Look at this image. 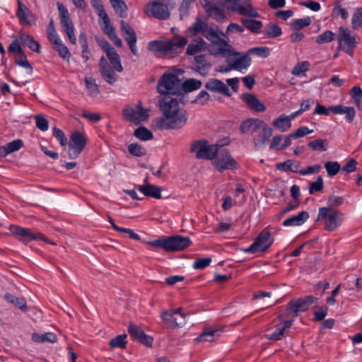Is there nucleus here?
I'll list each match as a JSON object with an SVG mask.
<instances>
[{
	"mask_svg": "<svg viewBox=\"0 0 362 362\" xmlns=\"http://www.w3.org/2000/svg\"><path fill=\"white\" fill-rule=\"evenodd\" d=\"M23 146L21 139L13 140L0 147V156L4 157L9 153L18 151Z\"/></svg>",
	"mask_w": 362,
	"mask_h": 362,
	"instance_id": "32",
	"label": "nucleus"
},
{
	"mask_svg": "<svg viewBox=\"0 0 362 362\" xmlns=\"http://www.w3.org/2000/svg\"><path fill=\"white\" fill-rule=\"evenodd\" d=\"M106 55L115 70L118 72H122L123 71V67L121 64L120 57L116 52L115 49L114 48V50L107 52Z\"/></svg>",
	"mask_w": 362,
	"mask_h": 362,
	"instance_id": "40",
	"label": "nucleus"
},
{
	"mask_svg": "<svg viewBox=\"0 0 362 362\" xmlns=\"http://www.w3.org/2000/svg\"><path fill=\"white\" fill-rule=\"evenodd\" d=\"M16 16L18 17L21 24H26L31 25L33 23L29 18H33V13L30 11L25 6V4L20 0L18 1V9L16 12Z\"/></svg>",
	"mask_w": 362,
	"mask_h": 362,
	"instance_id": "26",
	"label": "nucleus"
},
{
	"mask_svg": "<svg viewBox=\"0 0 362 362\" xmlns=\"http://www.w3.org/2000/svg\"><path fill=\"white\" fill-rule=\"evenodd\" d=\"M147 13L150 16L160 20H166L170 17L168 6L158 1L148 3Z\"/></svg>",
	"mask_w": 362,
	"mask_h": 362,
	"instance_id": "19",
	"label": "nucleus"
},
{
	"mask_svg": "<svg viewBox=\"0 0 362 362\" xmlns=\"http://www.w3.org/2000/svg\"><path fill=\"white\" fill-rule=\"evenodd\" d=\"M127 335L126 334L117 335L109 341V345L113 349L119 348L124 349L127 344Z\"/></svg>",
	"mask_w": 362,
	"mask_h": 362,
	"instance_id": "47",
	"label": "nucleus"
},
{
	"mask_svg": "<svg viewBox=\"0 0 362 362\" xmlns=\"http://www.w3.org/2000/svg\"><path fill=\"white\" fill-rule=\"evenodd\" d=\"M206 43L201 37H198L192 40L190 44L187 46L186 54L188 55H194L206 48Z\"/></svg>",
	"mask_w": 362,
	"mask_h": 362,
	"instance_id": "30",
	"label": "nucleus"
},
{
	"mask_svg": "<svg viewBox=\"0 0 362 362\" xmlns=\"http://www.w3.org/2000/svg\"><path fill=\"white\" fill-rule=\"evenodd\" d=\"M351 25L356 30L362 25V7L358 8L352 16Z\"/></svg>",
	"mask_w": 362,
	"mask_h": 362,
	"instance_id": "55",
	"label": "nucleus"
},
{
	"mask_svg": "<svg viewBox=\"0 0 362 362\" xmlns=\"http://www.w3.org/2000/svg\"><path fill=\"white\" fill-rule=\"evenodd\" d=\"M180 100L168 95L158 97V106L163 117L158 119L156 127L160 129H177L182 127L187 122L186 110L179 107Z\"/></svg>",
	"mask_w": 362,
	"mask_h": 362,
	"instance_id": "1",
	"label": "nucleus"
},
{
	"mask_svg": "<svg viewBox=\"0 0 362 362\" xmlns=\"http://www.w3.org/2000/svg\"><path fill=\"white\" fill-rule=\"evenodd\" d=\"M284 335L285 334L283 328H280L278 325H276L275 331L271 334H267L265 337L269 340L278 341L281 339Z\"/></svg>",
	"mask_w": 362,
	"mask_h": 362,
	"instance_id": "61",
	"label": "nucleus"
},
{
	"mask_svg": "<svg viewBox=\"0 0 362 362\" xmlns=\"http://www.w3.org/2000/svg\"><path fill=\"white\" fill-rule=\"evenodd\" d=\"M341 213L331 207H320L316 221H324V229L333 231L341 225L340 216Z\"/></svg>",
	"mask_w": 362,
	"mask_h": 362,
	"instance_id": "6",
	"label": "nucleus"
},
{
	"mask_svg": "<svg viewBox=\"0 0 362 362\" xmlns=\"http://www.w3.org/2000/svg\"><path fill=\"white\" fill-rule=\"evenodd\" d=\"M263 33L268 38H274L281 35L282 30L278 24L271 22L267 24Z\"/></svg>",
	"mask_w": 362,
	"mask_h": 362,
	"instance_id": "37",
	"label": "nucleus"
},
{
	"mask_svg": "<svg viewBox=\"0 0 362 362\" xmlns=\"http://www.w3.org/2000/svg\"><path fill=\"white\" fill-rule=\"evenodd\" d=\"M194 61L197 64L195 70L202 76H205L207 74L209 67L211 66L206 60V54L195 56Z\"/></svg>",
	"mask_w": 362,
	"mask_h": 362,
	"instance_id": "34",
	"label": "nucleus"
},
{
	"mask_svg": "<svg viewBox=\"0 0 362 362\" xmlns=\"http://www.w3.org/2000/svg\"><path fill=\"white\" fill-rule=\"evenodd\" d=\"M214 160L213 165L218 172H223L225 170H235L239 168L238 162L231 156L229 151L226 148H223L218 151Z\"/></svg>",
	"mask_w": 362,
	"mask_h": 362,
	"instance_id": "14",
	"label": "nucleus"
},
{
	"mask_svg": "<svg viewBox=\"0 0 362 362\" xmlns=\"http://www.w3.org/2000/svg\"><path fill=\"white\" fill-rule=\"evenodd\" d=\"M211 257L198 258L193 264V268L195 269H203L207 267L211 262Z\"/></svg>",
	"mask_w": 362,
	"mask_h": 362,
	"instance_id": "63",
	"label": "nucleus"
},
{
	"mask_svg": "<svg viewBox=\"0 0 362 362\" xmlns=\"http://www.w3.org/2000/svg\"><path fill=\"white\" fill-rule=\"evenodd\" d=\"M123 115L125 118L135 124H139V118L137 116V111L132 107H127L123 110Z\"/></svg>",
	"mask_w": 362,
	"mask_h": 362,
	"instance_id": "52",
	"label": "nucleus"
},
{
	"mask_svg": "<svg viewBox=\"0 0 362 362\" xmlns=\"http://www.w3.org/2000/svg\"><path fill=\"white\" fill-rule=\"evenodd\" d=\"M202 85V81L196 78H189L185 80L183 83L181 82V96L179 98L180 102L184 103L183 98L185 94L199 89Z\"/></svg>",
	"mask_w": 362,
	"mask_h": 362,
	"instance_id": "24",
	"label": "nucleus"
},
{
	"mask_svg": "<svg viewBox=\"0 0 362 362\" xmlns=\"http://www.w3.org/2000/svg\"><path fill=\"white\" fill-rule=\"evenodd\" d=\"M161 318L169 328L180 327L185 324V315L182 313L181 308L163 312Z\"/></svg>",
	"mask_w": 362,
	"mask_h": 362,
	"instance_id": "17",
	"label": "nucleus"
},
{
	"mask_svg": "<svg viewBox=\"0 0 362 362\" xmlns=\"http://www.w3.org/2000/svg\"><path fill=\"white\" fill-rule=\"evenodd\" d=\"M120 28L122 32L124 34V39L128 44L136 42L137 37L136 33L128 23L122 20L120 21Z\"/></svg>",
	"mask_w": 362,
	"mask_h": 362,
	"instance_id": "33",
	"label": "nucleus"
},
{
	"mask_svg": "<svg viewBox=\"0 0 362 362\" xmlns=\"http://www.w3.org/2000/svg\"><path fill=\"white\" fill-rule=\"evenodd\" d=\"M325 168L329 177H334L339 172L341 166L337 161H327L325 163Z\"/></svg>",
	"mask_w": 362,
	"mask_h": 362,
	"instance_id": "51",
	"label": "nucleus"
},
{
	"mask_svg": "<svg viewBox=\"0 0 362 362\" xmlns=\"http://www.w3.org/2000/svg\"><path fill=\"white\" fill-rule=\"evenodd\" d=\"M323 189V178L322 176H318L315 182L310 184L309 193L314 194L316 192H320Z\"/></svg>",
	"mask_w": 362,
	"mask_h": 362,
	"instance_id": "64",
	"label": "nucleus"
},
{
	"mask_svg": "<svg viewBox=\"0 0 362 362\" xmlns=\"http://www.w3.org/2000/svg\"><path fill=\"white\" fill-rule=\"evenodd\" d=\"M312 21L310 17L304 18L293 19L291 22V27L293 30L298 31L305 27L310 25Z\"/></svg>",
	"mask_w": 362,
	"mask_h": 362,
	"instance_id": "49",
	"label": "nucleus"
},
{
	"mask_svg": "<svg viewBox=\"0 0 362 362\" xmlns=\"http://www.w3.org/2000/svg\"><path fill=\"white\" fill-rule=\"evenodd\" d=\"M128 332L134 340H137L147 346H151L153 340V337L145 334L140 327H138L134 324L129 323L128 326Z\"/></svg>",
	"mask_w": 362,
	"mask_h": 362,
	"instance_id": "20",
	"label": "nucleus"
},
{
	"mask_svg": "<svg viewBox=\"0 0 362 362\" xmlns=\"http://www.w3.org/2000/svg\"><path fill=\"white\" fill-rule=\"evenodd\" d=\"M309 216L308 211H303L297 215H293L285 219L283 221L282 225L285 227L299 226L303 225L309 218Z\"/></svg>",
	"mask_w": 362,
	"mask_h": 362,
	"instance_id": "27",
	"label": "nucleus"
},
{
	"mask_svg": "<svg viewBox=\"0 0 362 362\" xmlns=\"http://www.w3.org/2000/svg\"><path fill=\"white\" fill-rule=\"evenodd\" d=\"M330 112L335 115L345 114V120L348 123H351L354 120L356 116V110L354 107L338 105L334 106H329L328 108H327L325 106L320 103H317L313 114L328 116Z\"/></svg>",
	"mask_w": 362,
	"mask_h": 362,
	"instance_id": "7",
	"label": "nucleus"
},
{
	"mask_svg": "<svg viewBox=\"0 0 362 362\" xmlns=\"http://www.w3.org/2000/svg\"><path fill=\"white\" fill-rule=\"evenodd\" d=\"M157 91L161 95L168 94L170 96L176 95L180 98L181 96V80L177 75L165 72L158 80Z\"/></svg>",
	"mask_w": 362,
	"mask_h": 362,
	"instance_id": "4",
	"label": "nucleus"
},
{
	"mask_svg": "<svg viewBox=\"0 0 362 362\" xmlns=\"http://www.w3.org/2000/svg\"><path fill=\"white\" fill-rule=\"evenodd\" d=\"M52 47L58 53L60 57L63 58L66 61H69L70 59L71 54L68 47L64 45L62 40L54 45Z\"/></svg>",
	"mask_w": 362,
	"mask_h": 362,
	"instance_id": "45",
	"label": "nucleus"
},
{
	"mask_svg": "<svg viewBox=\"0 0 362 362\" xmlns=\"http://www.w3.org/2000/svg\"><path fill=\"white\" fill-rule=\"evenodd\" d=\"M8 52L10 53H15V63L16 65L25 68L28 71V74L31 75L33 71V68L27 59V56L21 48L18 38L16 37L14 40L9 45Z\"/></svg>",
	"mask_w": 362,
	"mask_h": 362,
	"instance_id": "16",
	"label": "nucleus"
},
{
	"mask_svg": "<svg viewBox=\"0 0 362 362\" xmlns=\"http://www.w3.org/2000/svg\"><path fill=\"white\" fill-rule=\"evenodd\" d=\"M206 13L209 17L218 21H222L226 18L223 11L216 6H212L211 8H209Z\"/></svg>",
	"mask_w": 362,
	"mask_h": 362,
	"instance_id": "50",
	"label": "nucleus"
},
{
	"mask_svg": "<svg viewBox=\"0 0 362 362\" xmlns=\"http://www.w3.org/2000/svg\"><path fill=\"white\" fill-rule=\"evenodd\" d=\"M272 125L280 132H285L291 128V123L286 115H281L273 121Z\"/></svg>",
	"mask_w": 362,
	"mask_h": 362,
	"instance_id": "36",
	"label": "nucleus"
},
{
	"mask_svg": "<svg viewBox=\"0 0 362 362\" xmlns=\"http://www.w3.org/2000/svg\"><path fill=\"white\" fill-rule=\"evenodd\" d=\"M218 30V27H216V29L209 27L206 23H204L198 18L193 23L192 26L187 29V35L188 36H195L197 33H202L208 40L217 45V52L216 54H221L223 57L238 55L239 53L235 52L232 46L219 36L217 32Z\"/></svg>",
	"mask_w": 362,
	"mask_h": 362,
	"instance_id": "2",
	"label": "nucleus"
},
{
	"mask_svg": "<svg viewBox=\"0 0 362 362\" xmlns=\"http://www.w3.org/2000/svg\"><path fill=\"white\" fill-rule=\"evenodd\" d=\"M249 54H255L262 58H267L270 54V49L267 47H257L250 49Z\"/></svg>",
	"mask_w": 362,
	"mask_h": 362,
	"instance_id": "59",
	"label": "nucleus"
},
{
	"mask_svg": "<svg viewBox=\"0 0 362 362\" xmlns=\"http://www.w3.org/2000/svg\"><path fill=\"white\" fill-rule=\"evenodd\" d=\"M240 22L243 26L253 33L259 34L262 32L263 23L260 21L242 18H240Z\"/></svg>",
	"mask_w": 362,
	"mask_h": 362,
	"instance_id": "31",
	"label": "nucleus"
},
{
	"mask_svg": "<svg viewBox=\"0 0 362 362\" xmlns=\"http://www.w3.org/2000/svg\"><path fill=\"white\" fill-rule=\"evenodd\" d=\"M291 313L287 310V308H286L285 313L279 317H284L285 318H287V320H285L282 322V323L277 325L280 328H283L284 332H285L286 329H288L291 327L293 322L295 320L296 318H292Z\"/></svg>",
	"mask_w": 362,
	"mask_h": 362,
	"instance_id": "57",
	"label": "nucleus"
},
{
	"mask_svg": "<svg viewBox=\"0 0 362 362\" xmlns=\"http://www.w3.org/2000/svg\"><path fill=\"white\" fill-rule=\"evenodd\" d=\"M262 131V136L260 140H259L258 143H256V139H254L255 144L259 145V146H262L265 144L266 142H267L269 139V138L272 136L273 134V129L272 128L267 126V124L264 122V125L261 127Z\"/></svg>",
	"mask_w": 362,
	"mask_h": 362,
	"instance_id": "48",
	"label": "nucleus"
},
{
	"mask_svg": "<svg viewBox=\"0 0 362 362\" xmlns=\"http://www.w3.org/2000/svg\"><path fill=\"white\" fill-rule=\"evenodd\" d=\"M115 11L121 18L127 17V6L124 0H110Z\"/></svg>",
	"mask_w": 362,
	"mask_h": 362,
	"instance_id": "44",
	"label": "nucleus"
},
{
	"mask_svg": "<svg viewBox=\"0 0 362 362\" xmlns=\"http://www.w3.org/2000/svg\"><path fill=\"white\" fill-rule=\"evenodd\" d=\"M252 59L248 54H246L239 58L233 60L231 63L233 70L242 71L243 69H247L251 64Z\"/></svg>",
	"mask_w": 362,
	"mask_h": 362,
	"instance_id": "35",
	"label": "nucleus"
},
{
	"mask_svg": "<svg viewBox=\"0 0 362 362\" xmlns=\"http://www.w3.org/2000/svg\"><path fill=\"white\" fill-rule=\"evenodd\" d=\"M318 300L313 296H306L303 298H295L290 300L286 306L287 310L291 314L292 318H296L299 313L308 310L309 307Z\"/></svg>",
	"mask_w": 362,
	"mask_h": 362,
	"instance_id": "12",
	"label": "nucleus"
},
{
	"mask_svg": "<svg viewBox=\"0 0 362 362\" xmlns=\"http://www.w3.org/2000/svg\"><path fill=\"white\" fill-rule=\"evenodd\" d=\"M211 99L210 95L206 90H202L197 95L196 98L192 101V103H199L202 105H205Z\"/></svg>",
	"mask_w": 362,
	"mask_h": 362,
	"instance_id": "62",
	"label": "nucleus"
},
{
	"mask_svg": "<svg viewBox=\"0 0 362 362\" xmlns=\"http://www.w3.org/2000/svg\"><path fill=\"white\" fill-rule=\"evenodd\" d=\"M4 299L7 300L8 302L14 304L16 306H17L23 312L27 311V303L23 298H18L15 296L10 294V293H6L4 295Z\"/></svg>",
	"mask_w": 362,
	"mask_h": 362,
	"instance_id": "41",
	"label": "nucleus"
},
{
	"mask_svg": "<svg viewBox=\"0 0 362 362\" xmlns=\"http://www.w3.org/2000/svg\"><path fill=\"white\" fill-rule=\"evenodd\" d=\"M339 48L349 55H353L354 49L356 47L357 41L355 35L346 27H339L337 35Z\"/></svg>",
	"mask_w": 362,
	"mask_h": 362,
	"instance_id": "9",
	"label": "nucleus"
},
{
	"mask_svg": "<svg viewBox=\"0 0 362 362\" xmlns=\"http://www.w3.org/2000/svg\"><path fill=\"white\" fill-rule=\"evenodd\" d=\"M241 99L253 111L262 112L266 110L264 104L252 93H243Z\"/></svg>",
	"mask_w": 362,
	"mask_h": 362,
	"instance_id": "22",
	"label": "nucleus"
},
{
	"mask_svg": "<svg viewBox=\"0 0 362 362\" xmlns=\"http://www.w3.org/2000/svg\"><path fill=\"white\" fill-rule=\"evenodd\" d=\"M138 189L146 197H153L155 199L161 198V188L158 186L151 184H146L139 185Z\"/></svg>",
	"mask_w": 362,
	"mask_h": 362,
	"instance_id": "29",
	"label": "nucleus"
},
{
	"mask_svg": "<svg viewBox=\"0 0 362 362\" xmlns=\"http://www.w3.org/2000/svg\"><path fill=\"white\" fill-rule=\"evenodd\" d=\"M326 142L327 141L325 139H317L310 141L308 145L313 151H325L327 150V148L325 146Z\"/></svg>",
	"mask_w": 362,
	"mask_h": 362,
	"instance_id": "58",
	"label": "nucleus"
},
{
	"mask_svg": "<svg viewBox=\"0 0 362 362\" xmlns=\"http://www.w3.org/2000/svg\"><path fill=\"white\" fill-rule=\"evenodd\" d=\"M264 125V121L259 119H247L243 121L240 127L243 133H255Z\"/></svg>",
	"mask_w": 362,
	"mask_h": 362,
	"instance_id": "25",
	"label": "nucleus"
},
{
	"mask_svg": "<svg viewBox=\"0 0 362 362\" xmlns=\"http://www.w3.org/2000/svg\"><path fill=\"white\" fill-rule=\"evenodd\" d=\"M36 127L40 129L42 132H45L49 128V122L48 120L40 115H37L35 116Z\"/></svg>",
	"mask_w": 362,
	"mask_h": 362,
	"instance_id": "60",
	"label": "nucleus"
},
{
	"mask_svg": "<svg viewBox=\"0 0 362 362\" xmlns=\"http://www.w3.org/2000/svg\"><path fill=\"white\" fill-rule=\"evenodd\" d=\"M187 43V40L185 37L163 42L153 40L148 42V49L162 54H175L177 52V49L183 48Z\"/></svg>",
	"mask_w": 362,
	"mask_h": 362,
	"instance_id": "5",
	"label": "nucleus"
},
{
	"mask_svg": "<svg viewBox=\"0 0 362 362\" xmlns=\"http://www.w3.org/2000/svg\"><path fill=\"white\" fill-rule=\"evenodd\" d=\"M350 95L354 100V103L358 110L362 111V89L358 86L352 87L350 90Z\"/></svg>",
	"mask_w": 362,
	"mask_h": 362,
	"instance_id": "42",
	"label": "nucleus"
},
{
	"mask_svg": "<svg viewBox=\"0 0 362 362\" xmlns=\"http://www.w3.org/2000/svg\"><path fill=\"white\" fill-rule=\"evenodd\" d=\"M115 71V70L113 66L112 67L110 66L107 68H105L99 71L104 81L110 85H113L117 80Z\"/></svg>",
	"mask_w": 362,
	"mask_h": 362,
	"instance_id": "43",
	"label": "nucleus"
},
{
	"mask_svg": "<svg viewBox=\"0 0 362 362\" xmlns=\"http://www.w3.org/2000/svg\"><path fill=\"white\" fill-rule=\"evenodd\" d=\"M57 6L59 11V18L62 30L66 34L70 42L73 45H76V37L74 33V27L70 18L69 11L64 4L60 2H57Z\"/></svg>",
	"mask_w": 362,
	"mask_h": 362,
	"instance_id": "10",
	"label": "nucleus"
},
{
	"mask_svg": "<svg viewBox=\"0 0 362 362\" xmlns=\"http://www.w3.org/2000/svg\"><path fill=\"white\" fill-rule=\"evenodd\" d=\"M146 243L150 246L163 249L167 252H173L185 250L192 244V242L189 237L173 235H163L156 240L147 241Z\"/></svg>",
	"mask_w": 362,
	"mask_h": 362,
	"instance_id": "3",
	"label": "nucleus"
},
{
	"mask_svg": "<svg viewBox=\"0 0 362 362\" xmlns=\"http://www.w3.org/2000/svg\"><path fill=\"white\" fill-rule=\"evenodd\" d=\"M273 242L274 239L271 237V233L264 229L259 234L255 242L243 250L247 253L252 254L258 252H263L268 250Z\"/></svg>",
	"mask_w": 362,
	"mask_h": 362,
	"instance_id": "15",
	"label": "nucleus"
},
{
	"mask_svg": "<svg viewBox=\"0 0 362 362\" xmlns=\"http://www.w3.org/2000/svg\"><path fill=\"white\" fill-rule=\"evenodd\" d=\"M190 152L196 153L198 159L214 160L218 153V145H208L205 139L197 140L192 144Z\"/></svg>",
	"mask_w": 362,
	"mask_h": 362,
	"instance_id": "8",
	"label": "nucleus"
},
{
	"mask_svg": "<svg viewBox=\"0 0 362 362\" xmlns=\"http://www.w3.org/2000/svg\"><path fill=\"white\" fill-rule=\"evenodd\" d=\"M245 0H221L223 6L229 11L250 18L259 17V13L250 4L244 5Z\"/></svg>",
	"mask_w": 362,
	"mask_h": 362,
	"instance_id": "13",
	"label": "nucleus"
},
{
	"mask_svg": "<svg viewBox=\"0 0 362 362\" xmlns=\"http://www.w3.org/2000/svg\"><path fill=\"white\" fill-rule=\"evenodd\" d=\"M9 230L24 244H28L32 240H42L48 243L47 238L40 233H35L30 228H23L18 226L11 225Z\"/></svg>",
	"mask_w": 362,
	"mask_h": 362,
	"instance_id": "11",
	"label": "nucleus"
},
{
	"mask_svg": "<svg viewBox=\"0 0 362 362\" xmlns=\"http://www.w3.org/2000/svg\"><path fill=\"white\" fill-rule=\"evenodd\" d=\"M221 329L213 327H206L203 329L202 333L194 340L197 342L209 341L211 342L218 339L221 335Z\"/></svg>",
	"mask_w": 362,
	"mask_h": 362,
	"instance_id": "23",
	"label": "nucleus"
},
{
	"mask_svg": "<svg viewBox=\"0 0 362 362\" xmlns=\"http://www.w3.org/2000/svg\"><path fill=\"white\" fill-rule=\"evenodd\" d=\"M335 37L336 35L333 32L330 30H326L317 37L316 42L320 45L327 43L332 41Z\"/></svg>",
	"mask_w": 362,
	"mask_h": 362,
	"instance_id": "54",
	"label": "nucleus"
},
{
	"mask_svg": "<svg viewBox=\"0 0 362 362\" xmlns=\"http://www.w3.org/2000/svg\"><path fill=\"white\" fill-rule=\"evenodd\" d=\"M134 136L142 141H148L153 139V133L146 127L141 126L136 129Z\"/></svg>",
	"mask_w": 362,
	"mask_h": 362,
	"instance_id": "46",
	"label": "nucleus"
},
{
	"mask_svg": "<svg viewBox=\"0 0 362 362\" xmlns=\"http://www.w3.org/2000/svg\"><path fill=\"white\" fill-rule=\"evenodd\" d=\"M90 3L100 18L108 19V15L104 9L101 0H90Z\"/></svg>",
	"mask_w": 362,
	"mask_h": 362,
	"instance_id": "53",
	"label": "nucleus"
},
{
	"mask_svg": "<svg viewBox=\"0 0 362 362\" xmlns=\"http://www.w3.org/2000/svg\"><path fill=\"white\" fill-rule=\"evenodd\" d=\"M32 340L36 343H55L57 341V337L53 332H45L42 335H40L39 334L34 332L32 334Z\"/></svg>",
	"mask_w": 362,
	"mask_h": 362,
	"instance_id": "38",
	"label": "nucleus"
},
{
	"mask_svg": "<svg viewBox=\"0 0 362 362\" xmlns=\"http://www.w3.org/2000/svg\"><path fill=\"white\" fill-rule=\"evenodd\" d=\"M205 88L208 90L223 95L224 96L230 97L231 93L229 88L221 80L216 78H210L205 83Z\"/></svg>",
	"mask_w": 362,
	"mask_h": 362,
	"instance_id": "21",
	"label": "nucleus"
},
{
	"mask_svg": "<svg viewBox=\"0 0 362 362\" xmlns=\"http://www.w3.org/2000/svg\"><path fill=\"white\" fill-rule=\"evenodd\" d=\"M129 152L134 156L141 157L146 154V150L141 145L133 143L129 145L128 146Z\"/></svg>",
	"mask_w": 362,
	"mask_h": 362,
	"instance_id": "56",
	"label": "nucleus"
},
{
	"mask_svg": "<svg viewBox=\"0 0 362 362\" xmlns=\"http://www.w3.org/2000/svg\"><path fill=\"white\" fill-rule=\"evenodd\" d=\"M299 167L300 163H295L293 160H287L284 163H280L276 165V168L278 170L285 171V172H292L296 173H299Z\"/></svg>",
	"mask_w": 362,
	"mask_h": 362,
	"instance_id": "39",
	"label": "nucleus"
},
{
	"mask_svg": "<svg viewBox=\"0 0 362 362\" xmlns=\"http://www.w3.org/2000/svg\"><path fill=\"white\" fill-rule=\"evenodd\" d=\"M86 145V139L80 132H74L70 136L69 144V156L71 159H76L83 151Z\"/></svg>",
	"mask_w": 362,
	"mask_h": 362,
	"instance_id": "18",
	"label": "nucleus"
},
{
	"mask_svg": "<svg viewBox=\"0 0 362 362\" xmlns=\"http://www.w3.org/2000/svg\"><path fill=\"white\" fill-rule=\"evenodd\" d=\"M18 38L23 45L28 46L32 51L40 52V44L33 36L21 30L18 33Z\"/></svg>",
	"mask_w": 362,
	"mask_h": 362,
	"instance_id": "28",
	"label": "nucleus"
}]
</instances>
